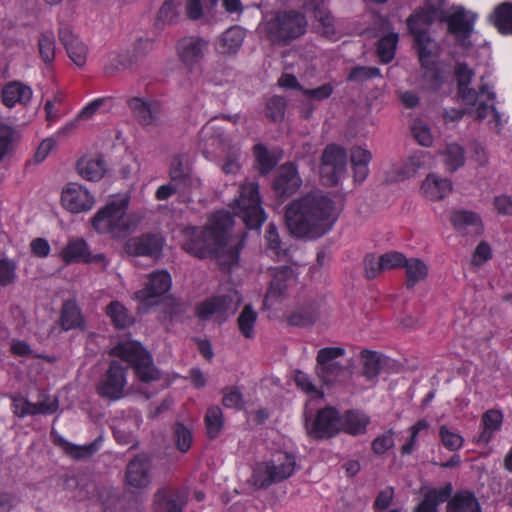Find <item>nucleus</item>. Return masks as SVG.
Masks as SVG:
<instances>
[{
	"label": "nucleus",
	"mask_w": 512,
	"mask_h": 512,
	"mask_svg": "<svg viewBox=\"0 0 512 512\" xmlns=\"http://www.w3.org/2000/svg\"><path fill=\"white\" fill-rule=\"evenodd\" d=\"M334 201L319 192L308 193L285 207V222L297 238L316 239L325 235L336 220Z\"/></svg>",
	"instance_id": "obj_1"
},
{
	"label": "nucleus",
	"mask_w": 512,
	"mask_h": 512,
	"mask_svg": "<svg viewBox=\"0 0 512 512\" xmlns=\"http://www.w3.org/2000/svg\"><path fill=\"white\" fill-rule=\"evenodd\" d=\"M233 226V217L227 211L216 212L204 227H186L182 231V249L199 258L217 255L223 239L229 238Z\"/></svg>",
	"instance_id": "obj_2"
},
{
	"label": "nucleus",
	"mask_w": 512,
	"mask_h": 512,
	"mask_svg": "<svg viewBox=\"0 0 512 512\" xmlns=\"http://www.w3.org/2000/svg\"><path fill=\"white\" fill-rule=\"evenodd\" d=\"M307 29V20L303 13L295 10L279 11L265 21L262 31L265 38L272 44L280 47L290 45L295 39L301 37Z\"/></svg>",
	"instance_id": "obj_3"
},
{
	"label": "nucleus",
	"mask_w": 512,
	"mask_h": 512,
	"mask_svg": "<svg viewBox=\"0 0 512 512\" xmlns=\"http://www.w3.org/2000/svg\"><path fill=\"white\" fill-rule=\"evenodd\" d=\"M111 355L117 356L130 363L139 378L144 383L160 379V372L153 365L149 352L137 341L119 343L111 350Z\"/></svg>",
	"instance_id": "obj_4"
},
{
	"label": "nucleus",
	"mask_w": 512,
	"mask_h": 512,
	"mask_svg": "<svg viewBox=\"0 0 512 512\" xmlns=\"http://www.w3.org/2000/svg\"><path fill=\"white\" fill-rule=\"evenodd\" d=\"M235 204L233 210L242 219L245 227L249 230H259L266 220V214L261 205L258 183L243 184Z\"/></svg>",
	"instance_id": "obj_5"
},
{
	"label": "nucleus",
	"mask_w": 512,
	"mask_h": 512,
	"mask_svg": "<svg viewBox=\"0 0 512 512\" xmlns=\"http://www.w3.org/2000/svg\"><path fill=\"white\" fill-rule=\"evenodd\" d=\"M128 368V365H123L117 360L111 361L108 369L96 384L97 395L109 402H115L126 397Z\"/></svg>",
	"instance_id": "obj_6"
},
{
	"label": "nucleus",
	"mask_w": 512,
	"mask_h": 512,
	"mask_svg": "<svg viewBox=\"0 0 512 512\" xmlns=\"http://www.w3.org/2000/svg\"><path fill=\"white\" fill-rule=\"evenodd\" d=\"M474 76V69L470 68L466 62L455 63L454 78L457 84V99L467 106H475L478 98L484 95L486 100L494 101L496 93L490 89L488 84H481L478 90L470 87Z\"/></svg>",
	"instance_id": "obj_7"
},
{
	"label": "nucleus",
	"mask_w": 512,
	"mask_h": 512,
	"mask_svg": "<svg viewBox=\"0 0 512 512\" xmlns=\"http://www.w3.org/2000/svg\"><path fill=\"white\" fill-rule=\"evenodd\" d=\"M347 173V153L337 144L327 145L321 156L320 176L324 185L336 186Z\"/></svg>",
	"instance_id": "obj_8"
},
{
	"label": "nucleus",
	"mask_w": 512,
	"mask_h": 512,
	"mask_svg": "<svg viewBox=\"0 0 512 512\" xmlns=\"http://www.w3.org/2000/svg\"><path fill=\"white\" fill-rule=\"evenodd\" d=\"M345 353L342 347H324L318 350L314 372L323 385H334L345 372V367L337 361Z\"/></svg>",
	"instance_id": "obj_9"
},
{
	"label": "nucleus",
	"mask_w": 512,
	"mask_h": 512,
	"mask_svg": "<svg viewBox=\"0 0 512 512\" xmlns=\"http://www.w3.org/2000/svg\"><path fill=\"white\" fill-rule=\"evenodd\" d=\"M343 419L334 407L318 410L311 423L306 420L307 433L314 439H329L342 430Z\"/></svg>",
	"instance_id": "obj_10"
},
{
	"label": "nucleus",
	"mask_w": 512,
	"mask_h": 512,
	"mask_svg": "<svg viewBox=\"0 0 512 512\" xmlns=\"http://www.w3.org/2000/svg\"><path fill=\"white\" fill-rule=\"evenodd\" d=\"M171 285L172 279L167 271L153 272L149 275L145 287L135 293V298L143 308L155 306L162 301V297L170 290Z\"/></svg>",
	"instance_id": "obj_11"
},
{
	"label": "nucleus",
	"mask_w": 512,
	"mask_h": 512,
	"mask_svg": "<svg viewBox=\"0 0 512 512\" xmlns=\"http://www.w3.org/2000/svg\"><path fill=\"white\" fill-rule=\"evenodd\" d=\"M128 205V197L108 202L92 217V227L99 233L111 234L113 237H116V226L123 214V208H128Z\"/></svg>",
	"instance_id": "obj_12"
},
{
	"label": "nucleus",
	"mask_w": 512,
	"mask_h": 512,
	"mask_svg": "<svg viewBox=\"0 0 512 512\" xmlns=\"http://www.w3.org/2000/svg\"><path fill=\"white\" fill-rule=\"evenodd\" d=\"M152 457L141 452L135 455L126 465L125 482L132 488L145 489L151 484Z\"/></svg>",
	"instance_id": "obj_13"
},
{
	"label": "nucleus",
	"mask_w": 512,
	"mask_h": 512,
	"mask_svg": "<svg viewBox=\"0 0 512 512\" xmlns=\"http://www.w3.org/2000/svg\"><path fill=\"white\" fill-rule=\"evenodd\" d=\"M302 185L297 166L294 163H285L277 170L272 184L275 196L284 201L296 193Z\"/></svg>",
	"instance_id": "obj_14"
},
{
	"label": "nucleus",
	"mask_w": 512,
	"mask_h": 512,
	"mask_svg": "<svg viewBox=\"0 0 512 512\" xmlns=\"http://www.w3.org/2000/svg\"><path fill=\"white\" fill-rule=\"evenodd\" d=\"M418 62L425 69L424 79L437 90L444 84V71L439 66L438 55L432 53L423 43V32L418 29Z\"/></svg>",
	"instance_id": "obj_15"
},
{
	"label": "nucleus",
	"mask_w": 512,
	"mask_h": 512,
	"mask_svg": "<svg viewBox=\"0 0 512 512\" xmlns=\"http://www.w3.org/2000/svg\"><path fill=\"white\" fill-rule=\"evenodd\" d=\"M62 259L66 264L74 262L94 263L107 266V259L103 253L93 254L87 242L82 238L71 239L61 252Z\"/></svg>",
	"instance_id": "obj_16"
},
{
	"label": "nucleus",
	"mask_w": 512,
	"mask_h": 512,
	"mask_svg": "<svg viewBox=\"0 0 512 512\" xmlns=\"http://www.w3.org/2000/svg\"><path fill=\"white\" fill-rule=\"evenodd\" d=\"M61 202L72 213L89 211L95 203L94 197L82 185L69 183L62 191Z\"/></svg>",
	"instance_id": "obj_17"
},
{
	"label": "nucleus",
	"mask_w": 512,
	"mask_h": 512,
	"mask_svg": "<svg viewBox=\"0 0 512 512\" xmlns=\"http://www.w3.org/2000/svg\"><path fill=\"white\" fill-rule=\"evenodd\" d=\"M164 238L158 233H146L131 238L125 247L130 255L159 258L162 255Z\"/></svg>",
	"instance_id": "obj_18"
},
{
	"label": "nucleus",
	"mask_w": 512,
	"mask_h": 512,
	"mask_svg": "<svg viewBox=\"0 0 512 512\" xmlns=\"http://www.w3.org/2000/svg\"><path fill=\"white\" fill-rule=\"evenodd\" d=\"M128 106L138 123L144 127L156 126L160 122L162 105L156 100L145 101L134 97L128 100Z\"/></svg>",
	"instance_id": "obj_19"
},
{
	"label": "nucleus",
	"mask_w": 512,
	"mask_h": 512,
	"mask_svg": "<svg viewBox=\"0 0 512 512\" xmlns=\"http://www.w3.org/2000/svg\"><path fill=\"white\" fill-rule=\"evenodd\" d=\"M269 273L272 279L265 296L264 304H266L269 299H278L284 296L290 283L296 279L295 271L288 265L271 268L269 269Z\"/></svg>",
	"instance_id": "obj_20"
},
{
	"label": "nucleus",
	"mask_w": 512,
	"mask_h": 512,
	"mask_svg": "<svg viewBox=\"0 0 512 512\" xmlns=\"http://www.w3.org/2000/svg\"><path fill=\"white\" fill-rule=\"evenodd\" d=\"M453 12H447L443 23L447 24L448 32L459 39L469 38L473 32L474 19L467 17V12L462 6H453Z\"/></svg>",
	"instance_id": "obj_21"
},
{
	"label": "nucleus",
	"mask_w": 512,
	"mask_h": 512,
	"mask_svg": "<svg viewBox=\"0 0 512 512\" xmlns=\"http://www.w3.org/2000/svg\"><path fill=\"white\" fill-rule=\"evenodd\" d=\"M207 49V42L199 37H184L177 43V51L181 61L187 66L200 62Z\"/></svg>",
	"instance_id": "obj_22"
},
{
	"label": "nucleus",
	"mask_w": 512,
	"mask_h": 512,
	"mask_svg": "<svg viewBox=\"0 0 512 512\" xmlns=\"http://www.w3.org/2000/svg\"><path fill=\"white\" fill-rule=\"evenodd\" d=\"M454 229L462 235L477 236L483 232L479 214L468 210H454L450 215Z\"/></svg>",
	"instance_id": "obj_23"
},
{
	"label": "nucleus",
	"mask_w": 512,
	"mask_h": 512,
	"mask_svg": "<svg viewBox=\"0 0 512 512\" xmlns=\"http://www.w3.org/2000/svg\"><path fill=\"white\" fill-rule=\"evenodd\" d=\"M383 270L405 268L407 275V288L412 289L416 283V260H408L398 251H389L381 255Z\"/></svg>",
	"instance_id": "obj_24"
},
{
	"label": "nucleus",
	"mask_w": 512,
	"mask_h": 512,
	"mask_svg": "<svg viewBox=\"0 0 512 512\" xmlns=\"http://www.w3.org/2000/svg\"><path fill=\"white\" fill-rule=\"evenodd\" d=\"M59 38L66 48L69 58L77 66H84L87 55V48L84 43L77 36L73 35L68 28L59 30Z\"/></svg>",
	"instance_id": "obj_25"
},
{
	"label": "nucleus",
	"mask_w": 512,
	"mask_h": 512,
	"mask_svg": "<svg viewBox=\"0 0 512 512\" xmlns=\"http://www.w3.org/2000/svg\"><path fill=\"white\" fill-rule=\"evenodd\" d=\"M503 423V413L497 409H489L481 417L482 430L477 438V443L487 445L491 442L494 434L499 431Z\"/></svg>",
	"instance_id": "obj_26"
},
{
	"label": "nucleus",
	"mask_w": 512,
	"mask_h": 512,
	"mask_svg": "<svg viewBox=\"0 0 512 512\" xmlns=\"http://www.w3.org/2000/svg\"><path fill=\"white\" fill-rule=\"evenodd\" d=\"M447 512H482L475 494L469 490L457 491L447 500Z\"/></svg>",
	"instance_id": "obj_27"
},
{
	"label": "nucleus",
	"mask_w": 512,
	"mask_h": 512,
	"mask_svg": "<svg viewBox=\"0 0 512 512\" xmlns=\"http://www.w3.org/2000/svg\"><path fill=\"white\" fill-rule=\"evenodd\" d=\"M31 98V88L19 81L9 82L3 87L2 102L9 108L15 106L16 103L26 105Z\"/></svg>",
	"instance_id": "obj_28"
},
{
	"label": "nucleus",
	"mask_w": 512,
	"mask_h": 512,
	"mask_svg": "<svg viewBox=\"0 0 512 512\" xmlns=\"http://www.w3.org/2000/svg\"><path fill=\"white\" fill-rule=\"evenodd\" d=\"M372 153L360 146H354L350 150V161L353 168L354 182L361 184L369 175V163Z\"/></svg>",
	"instance_id": "obj_29"
},
{
	"label": "nucleus",
	"mask_w": 512,
	"mask_h": 512,
	"mask_svg": "<svg viewBox=\"0 0 512 512\" xmlns=\"http://www.w3.org/2000/svg\"><path fill=\"white\" fill-rule=\"evenodd\" d=\"M269 470H271L272 481L281 482L289 478L295 469V457L288 453H278L273 459L267 461Z\"/></svg>",
	"instance_id": "obj_30"
},
{
	"label": "nucleus",
	"mask_w": 512,
	"mask_h": 512,
	"mask_svg": "<svg viewBox=\"0 0 512 512\" xmlns=\"http://www.w3.org/2000/svg\"><path fill=\"white\" fill-rule=\"evenodd\" d=\"M446 0H425L422 7H418V23L432 25L443 23L447 10Z\"/></svg>",
	"instance_id": "obj_31"
},
{
	"label": "nucleus",
	"mask_w": 512,
	"mask_h": 512,
	"mask_svg": "<svg viewBox=\"0 0 512 512\" xmlns=\"http://www.w3.org/2000/svg\"><path fill=\"white\" fill-rule=\"evenodd\" d=\"M452 491L451 483H446L442 487L429 490L421 502L418 503V512H438V505L447 501Z\"/></svg>",
	"instance_id": "obj_32"
},
{
	"label": "nucleus",
	"mask_w": 512,
	"mask_h": 512,
	"mask_svg": "<svg viewBox=\"0 0 512 512\" xmlns=\"http://www.w3.org/2000/svg\"><path fill=\"white\" fill-rule=\"evenodd\" d=\"M424 195L431 200H440L452 190V182L448 178H440L430 174L421 185Z\"/></svg>",
	"instance_id": "obj_33"
},
{
	"label": "nucleus",
	"mask_w": 512,
	"mask_h": 512,
	"mask_svg": "<svg viewBox=\"0 0 512 512\" xmlns=\"http://www.w3.org/2000/svg\"><path fill=\"white\" fill-rule=\"evenodd\" d=\"M319 305L311 302L298 307L288 317V324L297 327H308L313 325L319 319Z\"/></svg>",
	"instance_id": "obj_34"
},
{
	"label": "nucleus",
	"mask_w": 512,
	"mask_h": 512,
	"mask_svg": "<svg viewBox=\"0 0 512 512\" xmlns=\"http://www.w3.org/2000/svg\"><path fill=\"white\" fill-rule=\"evenodd\" d=\"M60 325L68 331L75 328L84 329V319L75 300H67L60 311Z\"/></svg>",
	"instance_id": "obj_35"
},
{
	"label": "nucleus",
	"mask_w": 512,
	"mask_h": 512,
	"mask_svg": "<svg viewBox=\"0 0 512 512\" xmlns=\"http://www.w3.org/2000/svg\"><path fill=\"white\" fill-rule=\"evenodd\" d=\"M490 21L502 35H512V2L498 4L490 15Z\"/></svg>",
	"instance_id": "obj_36"
},
{
	"label": "nucleus",
	"mask_w": 512,
	"mask_h": 512,
	"mask_svg": "<svg viewBox=\"0 0 512 512\" xmlns=\"http://www.w3.org/2000/svg\"><path fill=\"white\" fill-rule=\"evenodd\" d=\"M169 176L170 180L189 188L195 183L191 175V170L186 164L185 155L178 154L173 156L170 163Z\"/></svg>",
	"instance_id": "obj_37"
},
{
	"label": "nucleus",
	"mask_w": 512,
	"mask_h": 512,
	"mask_svg": "<svg viewBox=\"0 0 512 512\" xmlns=\"http://www.w3.org/2000/svg\"><path fill=\"white\" fill-rule=\"evenodd\" d=\"M360 356L363 363V375L369 380L377 378L387 358L379 352L368 349L362 350Z\"/></svg>",
	"instance_id": "obj_38"
},
{
	"label": "nucleus",
	"mask_w": 512,
	"mask_h": 512,
	"mask_svg": "<svg viewBox=\"0 0 512 512\" xmlns=\"http://www.w3.org/2000/svg\"><path fill=\"white\" fill-rule=\"evenodd\" d=\"M77 171L86 180L98 181L105 173L104 160L102 158H82L77 162Z\"/></svg>",
	"instance_id": "obj_39"
},
{
	"label": "nucleus",
	"mask_w": 512,
	"mask_h": 512,
	"mask_svg": "<svg viewBox=\"0 0 512 512\" xmlns=\"http://www.w3.org/2000/svg\"><path fill=\"white\" fill-rule=\"evenodd\" d=\"M253 155L256 162V168L262 175L269 174L276 167L279 161L274 153L270 152L262 143L254 145Z\"/></svg>",
	"instance_id": "obj_40"
},
{
	"label": "nucleus",
	"mask_w": 512,
	"mask_h": 512,
	"mask_svg": "<svg viewBox=\"0 0 512 512\" xmlns=\"http://www.w3.org/2000/svg\"><path fill=\"white\" fill-rule=\"evenodd\" d=\"M342 419V430L352 435L364 433L369 423L368 417L357 410L346 411Z\"/></svg>",
	"instance_id": "obj_41"
},
{
	"label": "nucleus",
	"mask_w": 512,
	"mask_h": 512,
	"mask_svg": "<svg viewBox=\"0 0 512 512\" xmlns=\"http://www.w3.org/2000/svg\"><path fill=\"white\" fill-rule=\"evenodd\" d=\"M106 313L117 329H125L135 322L134 317L129 314L127 308L118 301H112L107 306Z\"/></svg>",
	"instance_id": "obj_42"
},
{
	"label": "nucleus",
	"mask_w": 512,
	"mask_h": 512,
	"mask_svg": "<svg viewBox=\"0 0 512 512\" xmlns=\"http://www.w3.org/2000/svg\"><path fill=\"white\" fill-rule=\"evenodd\" d=\"M239 249L237 246L228 247V239H223L221 248L217 251V255L210 258L216 259L223 271L229 270L236 265L239 260Z\"/></svg>",
	"instance_id": "obj_43"
},
{
	"label": "nucleus",
	"mask_w": 512,
	"mask_h": 512,
	"mask_svg": "<svg viewBox=\"0 0 512 512\" xmlns=\"http://www.w3.org/2000/svg\"><path fill=\"white\" fill-rule=\"evenodd\" d=\"M245 37L244 30L239 26H233L227 29L221 37V47L223 53H235Z\"/></svg>",
	"instance_id": "obj_44"
},
{
	"label": "nucleus",
	"mask_w": 512,
	"mask_h": 512,
	"mask_svg": "<svg viewBox=\"0 0 512 512\" xmlns=\"http://www.w3.org/2000/svg\"><path fill=\"white\" fill-rule=\"evenodd\" d=\"M20 140V134L10 126L0 123V161L10 156L14 144Z\"/></svg>",
	"instance_id": "obj_45"
},
{
	"label": "nucleus",
	"mask_w": 512,
	"mask_h": 512,
	"mask_svg": "<svg viewBox=\"0 0 512 512\" xmlns=\"http://www.w3.org/2000/svg\"><path fill=\"white\" fill-rule=\"evenodd\" d=\"M443 161L446 169L450 172H454L463 166L465 162L463 148L455 143L446 146L442 153Z\"/></svg>",
	"instance_id": "obj_46"
},
{
	"label": "nucleus",
	"mask_w": 512,
	"mask_h": 512,
	"mask_svg": "<svg viewBox=\"0 0 512 512\" xmlns=\"http://www.w3.org/2000/svg\"><path fill=\"white\" fill-rule=\"evenodd\" d=\"M126 211L127 208H123V214L116 226L115 238H124L133 233L142 221V216L139 213H127Z\"/></svg>",
	"instance_id": "obj_47"
},
{
	"label": "nucleus",
	"mask_w": 512,
	"mask_h": 512,
	"mask_svg": "<svg viewBox=\"0 0 512 512\" xmlns=\"http://www.w3.org/2000/svg\"><path fill=\"white\" fill-rule=\"evenodd\" d=\"M223 423V412L221 408L217 405L209 407L205 415V425L207 435L210 439H214L218 436L223 428Z\"/></svg>",
	"instance_id": "obj_48"
},
{
	"label": "nucleus",
	"mask_w": 512,
	"mask_h": 512,
	"mask_svg": "<svg viewBox=\"0 0 512 512\" xmlns=\"http://www.w3.org/2000/svg\"><path fill=\"white\" fill-rule=\"evenodd\" d=\"M256 320L257 313L252 306L250 304L245 305L237 319L239 331L245 338L253 337Z\"/></svg>",
	"instance_id": "obj_49"
},
{
	"label": "nucleus",
	"mask_w": 512,
	"mask_h": 512,
	"mask_svg": "<svg viewBox=\"0 0 512 512\" xmlns=\"http://www.w3.org/2000/svg\"><path fill=\"white\" fill-rule=\"evenodd\" d=\"M398 41V35L390 33L377 42V53L383 63H389L395 53L396 44Z\"/></svg>",
	"instance_id": "obj_50"
},
{
	"label": "nucleus",
	"mask_w": 512,
	"mask_h": 512,
	"mask_svg": "<svg viewBox=\"0 0 512 512\" xmlns=\"http://www.w3.org/2000/svg\"><path fill=\"white\" fill-rule=\"evenodd\" d=\"M154 498L155 512H182L181 507L169 496L166 488L159 489Z\"/></svg>",
	"instance_id": "obj_51"
},
{
	"label": "nucleus",
	"mask_w": 512,
	"mask_h": 512,
	"mask_svg": "<svg viewBox=\"0 0 512 512\" xmlns=\"http://www.w3.org/2000/svg\"><path fill=\"white\" fill-rule=\"evenodd\" d=\"M287 102L279 95H274L266 103L265 114L273 122L281 121L284 118Z\"/></svg>",
	"instance_id": "obj_52"
},
{
	"label": "nucleus",
	"mask_w": 512,
	"mask_h": 512,
	"mask_svg": "<svg viewBox=\"0 0 512 512\" xmlns=\"http://www.w3.org/2000/svg\"><path fill=\"white\" fill-rule=\"evenodd\" d=\"M439 436L441 443L449 451H458L463 447L464 438L462 435L450 430L446 425L440 426Z\"/></svg>",
	"instance_id": "obj_53"
},
{
	"label": "nucleus",
	"mask_w": 512,
	"mask_h": 512,
	"mask_svg": "<svg viewBox=\"0 0 512 512\" xmlns=\"http://www.w3.org/2000/svg\"><path fill=\"white\" fill-rule=\"evenodd\" d=\"M60 445L69 456L77 460L89 458L96 451V445L94 443L78 446L65 440H61Z\"/></svg>",
	"instance_id": "obj_54"
},
{
	"label": "nucleus",
	"mask_w": 512,
	"mask_h": 512,
	"mask_svg": "<svg viewBox=\"0 0 512 512\" xmlns=\"http://www.w3.org/2000/svg\"><path fill=\"white\" fill-rule=\"evenodd\" d=\"M39 53L44 62L50 63L55 57V41L52 32H44L38 39Z\"/></svg>",
	"instance_id": "obj_55"
},
{
	"label": "nucleus",
	"mask_w": 512,
	"mask_h": 512,
	"mask_svg": "<svg viewBox=\"0 0 512 512\" xmlns=\"http://www.w3.org/2000/svg\"><path fill=\"white\" fill-rule=\"evenodd\" d=\"M222 404L226 408H233L240 410L244 407L243 394L239 387L231 386L222 389Z\"/></svg>",
	"instance_id": "obj_56"
},
{
	"label": "nucleus",
	"mask_w": 512,
	"mask_h": 512,
	"mask_svg": "<svg viewBox=\"0 0 512 512\" xmlns=\"http://www.w3.org/2000/svg\"><path fill=\"white\" fill-rule=\"evenodd\" d=\"M219 314L226 312L234 313L241 302V298L236 291H230L227 294L214 297Z\"/></svg>",
	"instance_id": "obj_57"
},
{
	"label": "nucleus",
	"mask_w": 512,
	"mask_h": 512,
	"mask_svg": "<svg viewBox=\"0 0 512 512\" xmlns=\"http://www.w3.org/2000/svg\"><path fill=\"white\" fill-rule=\"evenodd\" d=\"M16 270V261L0 258V286L6 287L13 284L17 278Z\"/></svg>",
	"instance_id": "obj_58"
},
{
	"label": "nucleus",
	"mask_w": 512,
	"mask_h": 512,
	"mask_svg": "<svg viewBox=\"0 0 512 512\" xmlns=\"http://www.w3.org/2000/svg\"><path fill=\"white\" fill-rule=\"evenodd\" d=\"M380 75V70L377 67L355 66L350 70L347 80L350 82L363 83L379 77Z\"/></svg>",
	"instance_id": "obj_59"
},
{
	"label": "nucleus",
	"mask_w": 512,
	"mask_h": 512,
	"mask_svg": "<svg viewBox=\"0 0 512 512\" xmlns=\"http://www.w3.org/2000/svg\"><path fill=\"white\" fill-rule=\"evenodd\" d=\"M416 173V161L414 156H410L408 161L402 166L395 169L392 173H389L386 177V183H392L395 181H404L412 177Z\"/></svg>",
	"instance_id": "obj_60"
},
{
	"label": "nucleus",
	"mask_w": 512,
	"mask_h": 512,
	"mask_svg": "<svg viewBox=\"0 0 512 512\" xmlns=\"http://www.w3.org/2000/svg\"><path fill=\"white\" fill-rule=\"evenodd\" d=\"M174 438L177 448L185 453L192 444V432L183 423H176L173 428Z\"/></svg>",
	"instance_id": "obj_61"
},
{
	"label": "nucleus",
	"mask_w": 512,
	"mask_h": 512,
	"mask_svg": "<svg viewBox=\"0 0 512 512\" xmlns=\"http://www.w3.org/2000/svg\"><path fill=\"white\" fill-rule=\"evenodd\" d=\"M252 483L259 489L267 488L274 483L267 462L258 464L253 470Z\"/></svg>",
	"instance_id": "obj_62"
},
{
	"label": "nucleus",
	"mask_w": 512,
	"mask_h": 512,
	"mask_svg": "<svg viewBox=\"0 0 512 512\" xmlns=\"http://www.w3.org/2000/svg\"><path fill=\"white\" fill-rule=\"evenodd\" d=\"M138 60L133 53L124 52L117 55L111 63L105 68L106 73L110 74L116 71H123L132 67Z\"/></svg>",
	"instance_id": "obj_63"
},
{
	"label": "nucleus",
	"mask_w": 512,
	"mask_h": 512,
	"mask_svg": "<svg viewBox=\"0 0 512 512\" xmlns=\"http://www.w3.org/2000/svg\"><path fill=\"white\" fill-rule=\"evenodd\" d=\"M189 304L174 297H168L164 301V312L173 320L187 312Z\"/></svg>",
	"instance_id": "obj_64"
}]
</instances>
